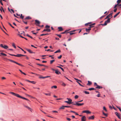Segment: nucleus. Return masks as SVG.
<instances>
[{"label": "nucleus", "instance_id": "nucleus-53", "mask_svg": "<svg viewBox=\"0 0 121 121\" xmlns=\"http://www.w3.org/2000/svg\"><path fill=\"white\" fill-rule=\"evenodd\" d=\"M2 0H0V3H1V4L2 5H3V4L2 2Z\"/></svg>", "mask_w": 121, "mask_h": 121}, {"label": "nucleus", "instance_id": "nucleus-61", "mask_svg": "<svg viewBox=\"0 0 121 121\" xmlns=\"http://www.w3.org/2000/svg\"><path fill=\"white\" fill-rule=\"evenodd\" d=\"M2 79L3 80L5 79H6V78L5 77H3L2 78Z\"/></svg>", "mask_w": 121, "mask_h": 121}, {"label": "nucleus", "instance_id": "nucleus-32", "mask_svg": "<svg viewBox=\"0 0 121 121\" xmlns=\"http://www.w3.org/2000/svg\"><path fill=\"white\" fill-rule=\"evenodd\" d=\"M12 46L15 48H16V47L15 46V45L14 43H13L12 44Z\"/></svg>", "mask_w": 121, "mask_h": 121}, {"label": "nucleus", "instance_id": "nucleus-50", "mask_svg": "<svg viewBox=\"0 0 121 121\" xmlns=\"http://www.w3.org/2000/svg\"><path fill=\"white\" fill-rule=\"evenodd\" d=\"M62 56L61 55H60L58 57V58L59 59H60L61 58Z\"/></svg>", "mask_w": 121, "mask_h": 121}, {"label": "nucleus", "instance_id": "nucleus-26", "mask_svg": "<svg viewBox=\"0 0 121 121\" xmlns=\"http://www.w3.org/2000/svg\"><path fill=\"white\" fill-rule=\"evenodd\" d=\"M36 64L38 65H39L40 66H44L46 67H47V66L45 65H43L40 64H39L38 63L37 64Z\"/></svg>", "mask_w": 121, "mask_h": 121}, {"label": "nucleus", "instance_id": "nucleus-43", "mask_svg": "<svg viewBox=\"0 0 121 121\" xmlns=\"http://www.w3.org/2000/svg\"><path fill=\"white\" fill-rule=\"evenodd\" d=\"M103 113L105 116H106V117L107 116V114L106 113H105L104 112H103Z\"/></svg>", "mask_w": 121, "mask_h": 121}, {"label": "nucleus", "instance_id": "nucleus-38", "mask_svg": "<svg viewBox=\"0 0 121 121\" xmlns=\"http://www.w3.org/2000/svg\"><path fill=\"white\" fill-rule=\"evenodd\" d=\"M48 35V34H42L41 35H40V36H44V35Z\"/></svg>", "mask_w": 121, "mask_h": 121}, {"label": "nucleus", "instance_id": "nucleus-58", "mask_svg": "<svg viewBox=\"0 0 121 121\" xmlns=\"http://www.w3.org/2000/svg\"><path fill=\"white\" fill-rule=\"evenodd\" d=\"M47 29H44L43 30L42 32H44V31H47Z\"/></svg>", "mask_w": 121, "mask_h": 121}, {"label": "nucleus", "instance_id": "nucleus-36", "mask_svg": "<svg viewBox=\"0 0 121 121\" xmlns=\"http://www.w3.org/2000/svg\"><path fill=\"white\" fill-rule=\"evenodd\" d=\"M121 1V0H118L117 1V4H119L120 3Z\"/></svg>", "mask_w": 121, "mask_h": 121}, {"label": "nucleus", "instance_id": "nucleus-15", "mask_svg": "<svg viewBox=\"0 0 121 121\" xmlns=\"http://www.w3.org/2000/svg\"><path fill=\"white\" fill-rule=\"evenodd\" d=\"M24 106L27 109H28L29 110H30L31 109V108L29 107L28 106H26L25 105H24Z\"/></svg>", "mask_w": 121, "mask_h": 121}, {"label": "nucleus", "instance_id": "nucleus-63", "mask_svg": "<svg viewBox=\"0 0 121 121\" xmlns=\"http://www.w3.org/2000/svg\"><path fill=\"white\" fill-rule=\"evenodd\" d=\"M94 86H97V85H97V83H96L95 82L94 83Z\"/></svg>", "mask_w": 121, "mask_h": 121}, {"label": "nucleus", "instance_id": "nucleus-24", "mask_svg": "<svg viewBox=\"0 0 121 121\" xmlns=\"http://www.w3.org/2000/svg\"><path fill=\"white\" fill-rule=\"evenodd\" d=\"M55 73L57 74H59V73H60V72L59 71L56 70Z\"/></svg>", "mask_w": 121, "mask_h": 121}, {"label": "nucleus", "instance_id": "nucleus-21", "mask_svg": "<svg viewBox=\"0 0 121 121\" xmlns=\"http://www.w3.org/2000/svg\"><path fill=\"white\" fill-rule=\"evenodd\" d=\"M120 12H119L116 14L113 17L114 18L116 17L120 13Z\"/></svg>", "mask_w": 121, "mask_h": 121}, {"label": "nucleus", "instance_id": "nucleus-42", "mask_svg": "<svg viewBox=\"0 0 121 121\" xmlns=\"http://www.w3.org/2000/svg\"><path fill=\"white\" fill-rule=\"evenodd\" d=\"M84 93L85 94H89V92L85 91H84Z\"/></svg>", "mask_w": 121, "mask_h": 121}, {"label": "nucleus", "instance_id": "nucleus-8", "mask_svg": "<svg viewBox=\"0 0 121 121\" xmlns=\"http://www.w3.org/2000/svg\"><path fill=\"white\" fill-rule=\"evenodd\" d=\"M95 117L94 115L91 116L90 117H89L88 119L89 120H93L94 119Z\"/></svg>", "mask_w": 121, "mask_h": 121}, {"label": "nucleus", "instance_id": "nucleus-10", "mask_svg": "<svg viewBox=\"0 0 121 121\" xmlns=\"http://www.w3.org/2000/svg\"><path fill=\"white\" fill-rule=\"evenodd\" d=\"M83 113H91V112H90L88 110H85L83 111Z\"/></svg>", "mask_w": 121, "mask_h": 121}, {"label": "nucleus", "instance_id": "nucleus-55", "mask_svg": "<svg viewBox=\"0 0 121 121\" xmlns=\"http://www.w3.org/2000/svg\"><path fill=\"white\" fill-rule=\"evenodd\" d=\"M78 95H76L75 96V98H78Z\"/></svg>", "mask_w": 121, "mask_h": 121}, {"label": "nucleus", "instance_id": "nucleus-7", "mask_svg": "<svg viewBox=\"0 0 121 121\" xmlns=\"http://www.w3.org/2000/svg\"><path fill=\"white\" fill-rule=\"evenodd\" d=\"M112 13H111L110 14H109L105 18V19H106L107 18H109V17H110L111 16V18H112Z\"/></svg>", "mask_w": 121, "mask_h": 121}, {"label": "nucleus", "instance_id": "nucleus-11", "mask_svg": "<svg viewBox=\"0 0 121 121\" xmlns=\"http://www.w3.org/2000/svg\"><path fill=\"white\" fill-rule=\"evenodd\" d=\"M86 120V117L84 116H83L82 118V121H85Z\"/></svg>", "mask_w": 121, "mask_h": 121}, {"label": "nucleus", "instance_id": "nucleus-6", "mask_svg": "<svg viewBox=\"0 0 121 121\" xmlns=\"http://www.w3.org/2000/svg\"><path fill=\"white\" fill-rule=\"evenodd\" d=\"M35 24L37 26L39 25L40 24V22L39 21L36 20H35Z\"/></svg>", "mask_w": 121, "mask_h": 121}, {"label": "nucleus", "instance_id": "nucleus-56", "mask_svg": "<svg viewBox=\"0 0 121 121\" xmlns=\"http://www.w3.org/2000/svg\"><path fill=\"white\" fill-rule=\"evenodd\" d=\"M62 85L64 86H65L66 85L64 83H63L62 84Z\"/></svg>", "mask_w": 121, "mask_h": 121}, {"label": "nucleus", "instance_id": "nucleus-40", "mask_svg": "<svg viewBox=\"0 0 121 121\" xmlns=\"http://www.w3.org/2000/svg\"><path fill=\"white\" fill-rule=\"evenodd\" d=\"M50 27V26L48 25H46L45 26V28L48 29V28H49Z\"/></svg>", "mask_w": 121, "mask_h": 121}, {"label": "nucleus", "instance_id": "nucleus-23", "mask_svg": "<svg viewBox=\"0 0 121 121\" xmlns=\"http://www.w3.org/2000/svg\"><path fill=\"white\" fill-rule=\"evenodd\" d=\"M31 19V18H30L29 16H28L26 17L25 18H24V19Z\"/></svg>", "mask_w": 121, "mask_h": 121}, {"label": "nucleus", "instance_id": "nucleus-45", "mask_svg": "<svg viewBox=\"0 0 121 121\" xmlns=\"http://www.w3.org/2000/svg\"><path fill=\"white\" fill-rule=\"evenodd\" d=\"M91 22H88L87 23L85 24V25L86 26H87V25L90 24H91Z\"/></svg>", "mask_w": 121, "mask_h": 121}, {"label": "nucleus", "instance_id": "nucleus-51", "mask_svg": "<svg viewBox=\"0 0 121 121\" xmlns=\"http://www.w3.org/2000/svg\"><path fill=\"white\" fill-rule=\"evenodd\" d=\"M8 23L9 24V25L10 26H11L13 28H14V27L13 26H12V25L10 23H9H9Z\"/></svg>", "mask_w": 121, "mask_h": 121}, {"label": "nucleus", "instance_id": "nucleus-5", "mask_svg": "<svg viewBox=\"0 0 121 121\" xmlns=\"http://www.w3.org/2000/svg\"><path fill=\"white\" fill-rule=\"evenodd\" d=\"M68 100L67 101H65V102L67 103L68 104H70L72 103V100L71 99H68Z\"/></svg>", "mask_w": 121, "mask_h": 121}, {"label": "nucleus", "instance_id": "nucleus-25", "mask_svg": "<svg viewBox=\"0 0 121 121\" xmlns=\"http://www.w3.org/2000/svg\"><path fill=\"white\" fill-rule=\"evenodd\" d=\"M88 90H90V91H91V90H95V89L93 88H89L88 89Z\"/></svg>", "mask_w": 121, "mask_h": 121}, {"label": "nucleus", "instance_id": "nucleus-59", "mask_svg": "<svg viewBox=\"0 0 121 121\" xmlns=\"http://www.w3.org/2000/svg\"><path fill=\"white\" fill-rule=\"evenodd\" d=\"M9 54L11 56H16V55H14V54Z\"/></svg>", "mask_w": 121, "mask_h": 121}, {"label": "nucleus", "instance_id": "nucleus-28", "mask_svg": "<svg viewBox=\"0 0 121 121\" xmlns=\"http://www.w3.org/2000/svg\"><path fill=\"white\" fill-rule=\"evenodd\" d=\"M56 67H58V68H60V69H61L63 71V72H64V69H63L62 68V67H60V66H56Z\"/></svg>", "mask_w": 121, "mask_h": 121}, {"label": "nucleus", "instance_id": "nucleus-39", "mask_svg": "<svg viewBox=\"0 0 121 121\" xmlns=\"http://www.w3.org/2000/svg\"><path fill=\"white\" fill-rule=\"evenodd\" d=\"M44 94L46 95H50V93H44Z\"/></svg>", "mask_w": 121, "mask_h": 121}, {"label": "nucleus", "instance_id": "nucleus-64", "mask_svg": "<svg viewBox=\"0 0 121 121\" xmlns=\"http://www.w3.org/2000/svg\"><path fill=\"white\" fill-rule=\"evenodd\" d=\"M109 108H110L111 109H112V107L111 106H109Z\"/></svg>", "mask_w": 121, "mask_h": 121}, {"label": "nucleus", "instance_id": "nucleus-16", "mask_svg": "<svg viewBox=\"0 0 121 121\" xmlns=\"http://www.w3.org/2000/svg\"><path fill=\"white\" fill-rule=\"evenodd\" d=\"M95 23H93L92 24H91L89 25V26H90V27L89 28H91L92 27H94V26H93V25H95Z\"/></svg>", "mask_w": 121, "mask_h": 121}, {"label": "nucleus", "instance_id": "nucleus-60", "mask_svg": "<svg viewBox=\"0 0 121 121\" xmlns=\"http://www.w3.org/2000/svg\"><path fill=\"white\" fill-rule=\"evenodd\" d=\"M117 10V8L115 9L114 10V12H116Z\"/></svg>", "mask_w": 121, "mask_h": 121}, {"label": "nucleus", "instance_id": "nucleus-29", "mask_svg": "<svg viewBox=\"0 0 121 121\" xmlns=\"http://www.w3.org/2000/svg\"><path fill=\"white\" fill-rule=\"evenodd\" d=\"M69 30H66L64 32H63L61 33V34H64L65 33H66Z\"/></svg>", "mask_w": 121, "mask_h": 121}, {"label": "nucleus", "instance_id": "nucleus-41", "mask_svg": "<svg viewBox=\"0 0 121 121\" xmlns=\"http://www.w3.org/2000/svg\"><path fill=\"white\" fill-rule=\"evenodd\" d=\"M74 79H75V80H77V81H78H78H79V82H81V80H79L78 79H77V78H74Z\"/></svg>", "mask_w": 121, "mask_h": 121}, {"label": "nucleus", "instance_id": "nucleus-47", "mask_svg": "<svg viewBox=\"0 0 121 121\" xmlns=\"http://www.w3.org/2000/svg\"><path fill=\"white\" fill-rule=\"evenodd\" d=\"M56 35H57L60 38H61V35H58V34H56Z\"/></svg>", "mask_w": 121, "mask_h": 121}, {"label": "nucleus", "instance_id": "nucleus-54", "mask_svg": "<svg viewBox=\"0 0 121 121\" xmlns=\"http://www.w3.org/2000/svg\"><path fill=\"white\" fill-rule=\"evenodd\" d=\"M39 78H45V77H39Z\"/></svg>", "mask_w": 121, "mask_h": 121}, {"label": "nucleus", "instance_id": "nucleus-4", "mask_svg": "<svg viewBox=\"0 0 121 121\" xmlns=\"http://www.w3.org/2000/svg\"><path fill=\"white\" fill-rule=\"evenodd\" d=\"M0 46L2 48H4L5 49H7L8 48V47L7 45H4V46L2 44H1Z\"/></svg>", "mask_w": 121, "mask_h": 121}, {"label": "nucleus", "instance_id": "nucleus-22", "mask_svg": "<svg viewBox=\"0 0 121 121\" xmlns=\"http://www.w3.org/2000/svg\"><path fill=\"white\" fill-rule=\"evenodd\" d=\"M72 32H71V31L69 32H67V33H70V35H72L75 33H73Z\"/></svg>", "mask_w": 121, "mask_h": 121}, {"label": "nucleus", "instance_id": "nucleus-12", "mask_svg": "<svg viewBox=\"0 0 121 121\" xmlns=\"http://www.w3.org/2000/svg\"><path fill=\"white\" fill-rule=\"evenodd\" d=\"M58 28L59 29L58 31H62L63 30L62 28L61 27H58Z\"/></svg>", "mask_w": 121, "mask_h": 121}, {"label": "nucleus", "instance_id": "nucleus-27", "mask_svg": "<svg viewBox=\"0 0 121 121\" xmlns=\"http://www.w3.org/2000/svg\"><path fill=\"white\" fill-rule=\"evenodd\" d=\"M22 54H17V55H16V57H20L21 56Z\"/></svg>", "mask_w": 121, "mask_h": 121}, {"label": "nucleus", "instance_id": "nucleus-19", "mask_svg": "<svg viewBox=\"0 0 121 121\" xmlns=\"http://www.w3.org/2000/svg\"><path fill=\"white\" fill-rule=\"evenodd\" d=\"M91 29L90 28H89L88 29L86 28V32H89L91 30Z\"/></svg>", "mask_w": 121, "mask_h": 121}, {"label": "nucleus", "instance_id": "nucleus-30", "mask_svg": "<svg viewBox=\"0 0 121 121\" xmlns=\"http://www.w3.org/2000/svg\"><path fill=\"white\" fill-rule=\"evenodd\" d=\"M57 88V86H52L51 87L52 88H54L55 89H56Z\"/></svg>", "mask_w": 121, "mask_h": 121}, {"label": "nucleus", "instance_id": "nucleus-57", "mask_svg": "<svg viewBox=\"0 0 121 121\" xmlns=\"http://www.w3.org/2000/svg\"><path fill=\"white\" fill-rule=\"evenodd\" d=\"M118 5V4H117L115 5L114 6V8H115L117 7V6Z\"/></svg>", "mask_w": 121, "mask_h": 121}, {"label": "nucleus", "instance_id": "nucleus-46", "mask_svg": "<svg viewBox=\"0 0 121 121\" xmlns=\"http://www.w3.org/2000/svg\"><path fill=\"white\" fill-rule=\"evenodd\" d=\"M81 86H82V87H84V86L83 85H81V84L79 82H78V81H76Z\"/></svg>", "mask_w": 121, "mask_h": 121}, {"label": "nucleus", "instance_id": "nucleus-33", "mask_svg": "<svg viewBox=\"0 0 121 121\" xmlns=\"http://www.w3.org/2000/svg\"><path fill=\"white\" fill-rule=\"evenodd\" d=\"M55 61V60H51L50 61V64H52V63L54 62V61Z\"/></svg>", "mask_w": 121, "mask_h": 121}, {"label": "nucleus", "instance_id": "nucleus-14", "mask_svg": "<svg viewBox=\"0 0 121 121\" xmlns=\"http://www.w3.org/2000/svg\"><path fill=\"white\" fill-rule=\"evenodd\" d=\"M84 104V103H79L77 102V104H76V105L78 106H81Z\"/></svg>", "mask_w": 121, "mask_h": 121}, {"label": "nucleus", "instance_id": "nucleus-52", "mask_svg": "<svg viewBox=\"0 0 121 121\" xmlns=\"http://www.w3.org/2000/svg\"><path fill=\"white\" fill-rule=\"evenodd\" d=\"M103 109L105 110V111H107V110L105 107H103Z\"/></svg>", "mask_w": 121, "mask_h": 121}, {"label": "nucleus", "instance_id": "nucleus-3", "mask_svg": "<svg viewBox=\"0 0 121 121\" xmlns=\"http://www.w3.org/2000/svg\"><path fill=\"white\" fill-rule=\"evenodd\" d=\"M110 18H108V19L107 21H106L104 24H101V25L103 26H106L107 25L108 23H109L110 22Z\"/></svg>", "mask_w": 121, "mask_h": 121}, {"label": "nucleus", "instance_id": "nucleus-35", "mask_svg": "<svg viewBox=\"0 0 121 121\" xmlns=\"http://www.w3.org/2000/svg\"><path fill=\"white\" fill-rule=\"evenodd\" d=\"M26 35L27 36H28V37H29L30 38H31V39H33V37H32L31 36H30L28 34H27V35Z\"/></svg>", "mask_w": 121, "mask_h": 121}, {"label": "nucleus", "instance_id": "nucleus-37", "mask_svg": "<svg viewBox=\"0 0 121 121\" xmlns=\"http://www.w3.org/2000/svg\"><path fill=\"white\" fill-rule=\"evenodd\" d=\"M31 82V83H32L33 84H35V83H36V82L34 81H30V82Z\"/></svg>", "mask_w": 121, "mask_h": 121}, {"label": "nucleus", "instance_id": "nucleus-20", "mask_svg": "<svg viewBox=\"0 0 121 121\" xmlns=\"http://www.w3.org/2000/svg\"><path fill=\"white\" fill-rule=\"evenodd\" d=\"M97 86V87H96V88L100 89V88H102V86H100L98 85H97V86Z\"/></svg>", "mask_w": 121, "mask_h": 121}, {"label": "nucleus", "instance_id": "nucleus-34", "mask_svg": "<svg viewBox=\"0 0 121 121\" xmlns=\"http://www.w3.org/2000/svg\"><path fill=\"white\" fill-rule=\"evenodd\" d=\"M20 17L21 18L23 19L24 16H23L22 14H21V15Z\"/></svg>", "mask_w": 121, "mask_h": 121}, {"label": "nucleus", "instance_id": "nucleus-48", "mask_svg": "<svg viewBox=\"0 0 121 121\" xmlns=\"http://www.w3.org/2000/svg\"><path fill=\"white\" fill-rule=\"evenodd\" d=\"M18 35L20 37H21L22 38H24V37H23L22 35H20L19 34H18Z\"/></svg>", "mask_w": 121, "mask_h": 121}, {"label": "nucleus", "instance_id": "nucleus-9", "mask_svg": "<svg viewBox=\"0 0 121 121\" xmlns=\"http://www.w3.org/2000/svg\"><path fill=\"white\" fill-rule=\"evenodd\" d=\"M26 50L28 52H29L30 53H34L30 49H28L27 48H26Z\"/></svg>", "mask_w": 121, "mask_h": 121}, {"label": "nucleus", "instance_id": "nucleus-49", "mask_svg": "<svg viewBox=\"0 0 121 121\" xmlns=\"http://www.w3.org/2000/svg\"><path fill=\"white\" fill-rule=\"evenodd\" d=\"M56 52H57V53L60 52V49H59L58 50L56 51Z\"/></svg>", "mask_w": 121, "mask_h": 121}, {"label": "nucleus", "instance_id": "nucleus-1", "mask_svg": "<svg viewBox=\"0 0 121 121\" xmlns=\"http://www.w3.org/2000/svg\"><path fill=\"white\" fill-rule=\"evenodd\" d=\"M10 93L12 94L13 95L16 96L17 98H26L25 97H24L20 96L18 94H16L13 92H10Z\"/></svg>", "mask_w": 121, "mask_h": 121}, {"label": "nucleus", "instance_id": "nucleus-31", "mask_svg": "<svg viewBox=\"0 0 121 121\" xmlns=\"http://www.w3.org/2000/svg\"><path fill=\"white\" fill-rule=\"evenodd\" d=\"M65 107V106H62L61 107H60V109H64Z\"/></svg>", "mask_w": 121, "mask_h": 121}, {"label": "nucleus", "instance_id": "nucleus-62", "mask_svg": "<svg viewBox=\"0 0 121 121\" xmlns=\"http://www.w3.org/2000/svg\"><path fill=\"white\" fill-rule=\"evenodd\" d=\"M67 119L69 121H70L71 120V119L69 118H67Z\"/></svg>", "mask_w": 121, "mask_h": 121}, {"label": "nucleus", "instance_id": "nucleus-18", "mask_svg": "<svg viewBox=\"0 0 121 121\" xmlns=\"http://www.w3.org/2000/svg\"><path fill=\"white\" fill-rule=\"evenodd\" d=\"M26 95L27 96L26 97L27 98H33L32 96L30 95H29L26 94Z\"/></svg>", "mask_w": 121, "mask_h": 121}, {"label": "nucleus", "instance_id": "nucleus-2", "mask_svg": "<svg viewBox=\"0 0 121 121\" xmlns=\"http://www.w3.org/2000/svg\"><path fill=\"white\" fill-rule=\"evenodd\" d=\"M6 60H9V61H10L11 62H13V63H14L16 64H17V65H20V66H23V65H21V64H19V63H18L16 62V61H15L13 60H10V59H8L7 58H4Z\"/></svg>", "mask_w": 121, "mask_h": 121}, {"label": "nucleus", "instance_id": "nucleus-13", "mask_svg": "<svg viewBox=\"0 0 121 121\" xmlns=\"http://www.w3.org/2000/svg\"><path fill=\"white\" fill-rule=\"evenodd\" d=\"M115 114L118 117V118L119 119H121L120 115L117 112H115Z\"/></svg>", "mask_w": 121, "mask_h": 121}, {"label": "nucleus", "instance_id": "nucleus-44", "mask_svg": "<svg viewBox=\"0 0 121 121\" xmlns=\"http://www.w3.org/2000/svg\"><path fill=\"white\" fill-rule=\"evenodd\" d=\"M47 31L48 32H50V31H51V30H50L49 29H47Z\"/></svg>", "mask_w": 121, "mask_h": 121}, {"label": "nucleus", "instance_id": "nucleus-17", "mask_svg": "<svg viewBox=\"0 0 121 121\" xmlns=\"http://www.w3.org/2000/svg\"><path fill=\"white\" fill-rule=\"evenodd\" d=\"M88 83L87 84V85L88 86H90L92 84V83L90 81H88Z\"/></svg>", "mask_w": 121, "mask_h": 121}]
</instances>
